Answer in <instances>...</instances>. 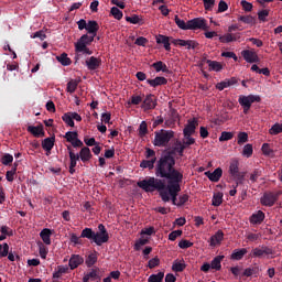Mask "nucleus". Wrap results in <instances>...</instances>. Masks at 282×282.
<instances>
[{
  "instance_id": "1",
  "label": "nucleus",
  "mask_w": 282,
  "mask_h": 282,
  "mask_svg": "<svg viewBox=\"0 0 282 282\" xmlns=\"http://www.w3.org/2000/svg\"><path fill=\"white\" fill-rule=\"evenodd\" d=\"M155 176L147 177L139 181L137 186L144 193H155L158 191L162 202H171L175 206L177 204V195L182 191L184 174L175 169V156L173 152L162 154L156 163Z\"/></svg>"
},
{
  "instance_id": "2",
  "label": "nucleus",
  "mask_w": 282,
  "mask_h": 282,
  "mask_svg": "<svg viewBox=\"0 0 282 282\" xmlns=\"http://www.w3.org/2000/svg\"><path fill=\"white\" fill-rule=\"evenodd\" d=\"M80 237L82 239H89V241H93L96 246H102L109 242V231H107V227L102 224L98 225V231H94V229L89 227L84 228Z\"/></svg>"
},
{
  "instance_id": "3",
  "label": "nucleus",
  "mask_w": 282,
  "mask_h": 282,
  "mask_svg": "<svg viewBox=\"0 0 282 282\" xmlns=\"http://www.w3.org/2000/svg\"><path fill=\"white\" fill-rule=\"evenodd\" d=\"M174 138L175 132L173 130L161 129L154 132V140L152 141V144L159 148L169 147V142Z\"/></svg>"
},
{
  "instance_id": "4",
  "label": "nucleus",
  "mask_w": 282,
  "mask_h": 282,
  "mask_svg": "<svg viewBox=\"0 0 282 282\" xmlns=\"http://www.w3.org/2000/svg\"><path fill=\"white\" fill-rule=\"evenodd\" d=\"M145 159L140 163V169H149V171H153L158 166V158L155 156V150L151 148H145Z\"/></svg>"
},
{
  "instance_id": "5",
  "label": "nucleus",
  "mask_w": 282,
  "mask_h": 282,
  "mask_svg": "<svg viewBox=\"0 0 282 282\" xmlns=\"http://www.w3.org/2000/svg\"><path fill=\"white\" fill-rule=\"evenodd\" d=\"M238 102L241 107H252L253 102H261V96L259 95H248L240 96Z\"/></svg>"
},
{
  "instance_id": "6",
  "label": "nucleus",
  "mask_w": 282,
  "mask_h": 282,
  "mask_svg": "<svg viewBox=\"0 0 282 282\" xmlns=\"http://www.w3.org/2000/svg\"><path fill=\"white\" fill-rule=\"evenodd\" d=\"M67 151L70 160L68 172L70 173V175H74V173H76V165L78 164V161L80 159L78 154L74 152L72 145H67Z\"/></svg>"
},
{
  "instance_id": "7",
  "label": "nucleus",
  "mask_w": 282,
  "mask_h": 282,
  "mask_svg": "<svg viewBox=\"0 0 282 282\" xmlns=\"http://www.w3.org/2000/svg\"><path fill=\"white\" fill-rule=\"evenodd\" d=\"M141 107L145 111H151V109H155V107H158V99L155 98V95L153 94L147 95L142 101Z\"/></svg>"
},
{
  "instance_id": "8",
  "label": "nucleus",
  "mask_w": 282,
  "mask_h": 282,
  "mask_svg": "<svg viewBox=\"0 0 282 282\" xmlns=\"http://www.w3.org/2000/svg\"><path fill=\"white\" fill-rule=\"evenodd\" d=\"M188 30H208L206 19L195 18L188 21Z\"/></svg>"
},
{
  "instance_id": "9",
  "label": "nucleus",
  "mask_w": 282,
  "mask_h": 282,
  "mask_svg": "<svg viewBox=\"0 0 282 282\" xmlns=\"http://www.w3.org/2000/svg\"><path fill=\"white\" fill-rule=\"evenodd\" d=\"M173 45H180V47H186V50H197L199 43L195 40H172Z\"/></svg>"
},
{
  "instance_id": "10",
  "label": "nucleus",
  "mask_w": 282,
  "mask_h": 282,
  "mask_svg": "<svg viewBox=\"0 0 282 282\" xmlns=\"http://www.w3.org/2000/svg\"><path fill=\"white\" fill-rule=\"evenodd\" d=\"M198 126H199V122L197 121V119L195 118L189 119L183 130L184 138H189L191 135H193V133H195V130L197 129Z\"/></svg>"
},
{
  "instance_id": "11",
  "label": "nucleus",
  "mask_w": 282,
  "mask_h": 282,
  "mask_svg": "<svg viewBox=\"0 0 282 282\" xmlns=\"http://www.w3.org/2000/svg\"><path fill=\"white\" fill-rule=\"evenodd\" d=\"M85 65L89 72H96V69H100L102 59L100 57L90 56L86 59Z\"/></svg>"
},
{
  "instance_id": "12",
  "label": "nucleus",
  "mask_w": 282,
  "mask_h": 282,
  "mask_svg": "<svg viewBox=\"0 0 282 282\" xmlns=\"http://www.w3.org/2000/svg\"><path fill=\"white\" fill-rule=\"evenodd\" d=\"M155 41H156L158 45H163V47L166 52H171V41H175V39L169 37L163 34H159L155 36Z\"/></svg>"
},
{
  "instance_id": "13",
  "label": "nucleus",
  "mask_w": 282,
  "mask_h": 282,
  "mask_svg": "<svg viewBox=\"0 0 282 282\" xmlns=\"http://www.w3.org/2000/svg\"><path fill=\"white\" fill-rule=\"evenodd\" d=\"M26 131L34 138H45V130H43L42 123L39 126H28Z\"/></svg>"
},
{
  "instance_id": "14",
  "label": "nucleus",
  "mask_w": 282,
  "mask_h": 282,
  "mask_svg": "<svg viewBox=\"0 0 282 282\" xmlns=\"http://www.w3.org/2000/svg\"><path fill=\"white\" fill-rule=\"evenodd\" d=\"M241 56L247 63H259V55L254 51L245 50L241 52Z\"/></svg>"
},
{
  "instance_id": "15",
  "label": "nucleus",
  "mask_w": 282,
  "mask_h": 282,
  "mask_svg": "<svg viewBox=\"0 0 282 282\" xmlns=\"http://www.w3.org/2000/svg\"><path fill=\"white\" fill-rule=\"evenodd\" d=\"M85 263V259L80 254H72L68 261V267L70 270H76L78 265H83Z\"/></svg>"
},
{
  "instance_id": "16",
  "label": "nucleus",
  "mask_w": 282,
  "mask_h": 282,
  "mask_svg": "<svg viewBox=\"0 0 282 282\" xmlns=\"http://www.w3.org/2000/svg\"><path fill=\"white\" fill-rule=\"evenodd\" d=\"M100 281V269H91L90 272L84 275L83 282Z\"/></svg>"
},
{
  "instance_id": "17",
  "label": "nucleus",
  "mask_w": 282,
  "mask_h": 282,
  "mask_svg": "<svg viewBox=\"0 0 282 282\" xmlns=\"http://www.w3.org/2000/svg\"><path fill=\"white\" fill-rule=\"evenodd\" d=\"M76 154L84 164H87V162H89V160L94 158V155L91 154V150L88 147L82 148L79 153Z\"/></svg>"
},
{
  "instance_id": "18",
  "label": "nucleus",
  "mask_w": 282,
  "mask_h": 282,
  "mask_svg": "<svg viewBox=\"0 0 282 282\" xmlns=\"http://www.w3.org/2000/svg\"><path fill=\"white\" fill-rule=\"evenodd\" d=\"M221 175H224V170H221V167H217L214 172H205V176L208 177L210 182H219Z\"/></svg>"
},
{
  "instance_id": "19",
  "label": "nucleus",
  "mask_w": 282,
  "mask_h": 282,
  "mask_svg": "<svg viewBox=\"0 0 282 282\" xmlns=\"http://www.w3.org/2000/svg\"><path fill=\"white\" fill-rule=\"evenodd\" d=\"M221 241H224V231L220 229V230L216 231V234L210 237L209 246L212 248H215L216 246H220Z\"/></svg>"
},
{
  "instance_id": "20",
  "label": "nucleus",
  "mask_w": 282,
  "mask_h": 282,
  "mask_svg": "<svg viewBox=\"0 0 282 282\" xmlns=\"http://www.w3.org/2000/svg\"><path fill=\"white\" fill-rule=\"evenodd\" d=\"M40 238L42 239L45 246H52V229L44 228L40 232Z\"/></svg>"
},
{
  "instance_id": "21",
  "label": "nucleus",
  "mask_w": 282,
  "mask_h": 282,
  "mask_svg": "<svg viewBox=\"0 0 282 282\" xmlns=\"http://www.w3.org/2000/svg\"><path fill=\"white\" fill-rule=\"evenodd\" d=\"M98 30H100V25L96 20H89L86 25V31L88 34H91V36H96L98 34Z\"/></svg>"
},
{
  "instance_id": "22",
  "label": "nucleus",
  "mask_w": 282,
  "mask_h": 282,
  "mask_svg": "<svg viewBox=\"0 0 282 282\" xmlns=\"http://www.w3.org/2000/svg\"><path fill=\"white\" fill-rule=\"evenodd\" d=\"M169 79L162 76H158L154 79H147V84L150 85V87H161L162 85H167Z\"/></svg>"
},
{
  "instance_id": "23",
  "label": "nucleus",
  "mask_w": 282,
  "mask_h": 282,
  "mask_svg": "<svg viewBox=\"0 0 282 282\" xmlns=\"http://www.w3.org/2000/svg\"><path fill=\"white\" fill-rule=\"evenodd\" d=\"M241 172H239V160L232 159L229 165V175L231 177H239Z\"/></svg>"
},
{
  "instance_id": "24",
  "label": "nucleus",
  "mask_w": 282,
  "mask_h": 282,
  "mask_svg": "<svg viewBox=\"0 0 282 282\" xmlns=\"http://www.w3.org/2000/svg\"><path fill=\"white\" fill-rule=\"evenodd\" d=\"M276 203V196L273 193H265L261 198L262 206H272Z\"/></svg>"
},
{
  "instance_id": "25",
  "label": "nucleus",
  "mask_w": 282,
  "mask_h": 282,
  "mask_svg": "<svg viewBox=\"0 0 282 282\" xmlns=\"http://www.w3.org/2000/svg\"><path fill=\"white\" fill-rule=\"evenodd\" d=\"M263 254H272V249H270L269 247H257L252 250V257H257L258 259H261V257H263Z\"/></svg>"
},
{
  "instance_id": "26",
  "label": "nucleus",
  "mask_w": 282,
  "mask_h": 282,
  "mask_svg": "<svg viewBox=\"0 0 282 282\" xmlns=\"http://www.w3.org/2000/svg\"><path fill=\"white\" fill-rule=\"evenodd\" d=\"M94 39H96L95 35L84 34L80 36V39L77 41V43H75V46L91 45V43H94Z\"/></svg>"
},
{
  "instance_id": "27",
  "label": "nucleus",
  "mask_w": 282,
  "mask_h": 282,
  "mask_svg": "<svg viewBox=\"0 0 282 282\" xmlns=\"http://www.w3.org/2000/svg\"><path fill=\"white\" fill-rule=\"evenodd\" d=\"M246 254H248V249L246 248L235 249L231 253L230 259H232L234 261H241V259H243Z\"/></svg>"
},
{
  "instance_id": "28",
  "label": "nucleus",
  "mask_w": 282,
  "mask_h": 282,
  "mask_svg": "<svg viewBox=\"0 0 282 282\" xmlns=\"http://www.w3.org/2000/svg\"><path fill=\"white\" fill-rule=\"evenodd\" d=\"M263 219H265V214L262 210H258L256 214L251 215L250 224H263Z\"/></svg>"
},
{
  "instance_id": "29",
  "label": "nucleus",
  "mask_w": 282,
  "mask_h": 282,
  "mask_svg": "<svg viewBox=\"0 0 282 282\" xmlns=\"http://www.w3.org/2000/svg\"><path fill=\"white\" fill-rule=\"evenodd\" d=\"M69 272V267L67 265H57V268L55 269V271L53 272V279H61V276H63V274H67Z\"/></svg>"
},
{
  "instance_id": "30",
  "label": "nucleus",
  "mask_w": 282,
  "mask_h": 282,
  "mask_svg": "<svg viewBox=\"0 0 282 282\" xmlns=\"http://www.w3.org/2000/svg\"><path fill=\"white\" fill-rule=\"evenodd\" d=\"M55 141H56V138H54V137L44 139L42 141V149H44V151H47V153H50L52 151V149H54Z\"/></svg>"
},
{
  "instance_id": "31",
  "label": "nucleus",
  "mask_w": 282,
  "mask_h": 282,
  "mask_svg": "<svg viewBox=\"0 0 282 282\" xmlns=\"http://www.w3.org/2000/svg\"><path fill=\"white\" fill-rule=\"evenodd\" d=\"M85 263H86L87 268H93V265H96V263H98V253H97V251H94L90 254H88V257L86 258Z\"/></svg>"
},
{
  "instance_id": "32",
  "label": "nucleus",
  "mask_w": 282,
  "mask_h": 282,
  "mask_svg": "<svg viewBox=\"0 0 282 282\" xmlns=\"http://www.w3.org/2000/svg\"><path fill=\"white\" fill-rule=\"evenodd\" d=\"M206 64L209 67V72H221L224 69V65L217 61H206Z\"/></svg>"
},
{
  "instance_id": "33",
  "label": "nucleus",
  "mask_w": 282,
  "mask_h": 282,
  "mask_svg": "<svg viewBox=\"0 0 282 282\" xmlns=\"http://www.w3.org/2000/svg\"><path fill=\"white\" fill-rule=\"evenodd\" d=\"M153 69H155V72L160 73L163 72L165 74H169V66H166L164 64V62L159 61L152 64Z\"/></svg>"
},
{
  "instance_id": "34",
  "label": "nucleus",
  "mask_w": 282,
  "mask_h": 282,
  "mask_svg": "<svg viewBox=\"0 0 282 282\" xmlns=\"http://www.w3.org/2000/svg\"><path fill=\"white\" fill-rule=\"evenodd\" d=\"M56 59L58 61V63H61V65H63L64 67H67L69 65H72V58H69L67 56V53H62L61 55L56 56Z\"/></svg>"
},
{
  "instance_id": "35",
  "label": "nucleus",
  "mask_w": 282,
  "mask_h": 282,
  "mask_svg": "<svg viewBox=\"0 0 282 282\" xmlns=\"http://www.w3.org/2000/svg\"><path fill=\"white\" fill-rule=\"evenodd\" d=\"M224 256H217L212 260V270H221V261H224Z\"/></svg>"
},
{
  "instance_id": "36",
  "label": "nucleus",
  "mask_w": 282,
  "mask_h": 282,
  "mask_svg": "<svg viewBox=\"0 0 282 282\" xmlns=\"http://www.w3.org/2000/svg\"><path fill=\"white\" fill-rule=\"evenodd\" d=\"M224 204V194L221 192H218L214 194L212 199V206H221Z\"/></svg>"
},
{
  "instance_id": "37",
  "label": "nucleus",
  "mask_w": 282,
  "mask_h": 282,
  "mask_svg": "<svg viewBox=\"0 0 282 282\" xmlns=\"http://www.w3.org/2000/svg\"><path fill=\"white\" fill-rule=\"evenodd\" d=\"M172 270L173 272H184V270H186V263H184V260L180 262L174 261L172 264Z\"/></svg>"
},
{
  "instance_id": "38",
  "label": "nucleus",
  "mask_w": 282,
  "mask_h": 282,
  "mask_svg": "<svg viewBox=\"0 0 282 282\" xmlns=\"http://www.w3.org/2000/svg\"><path fill=\"white\" fill-rule=\"evenodd\" d=\"M62 120L63 122H65L67 127H75L74 117H72V112H65L62 116Z\"/></svg>"
},
{
  "instance_id": "39",
  "label": "nucleus",
  "mask_w": 282,
  "mask_h": 282,
  "mask_svg": "<svg viewBox=\"0 0 282 282\" xmlns=\"http://www.w3.org/2000/svg\"><path fill=\"white\" fill-rule=\"evenodd\" d=\"M164 281V271H160L156 274H151L148 278V282H163Z\"/></svg>"
},
{
  "instance_id": "40",
  "label": "nucleus",
  "mask_w": 282,
  "mask_h": 282,
  "mask_svg": "<svg viewBox=\"0 0 282 282\" xmlns=\"http://www.w3.org/2000/svg\"><path fill=\"white\" fill-rule=\"evenodd\" d=\"M77 88H78V80L72 79L67 83L66 91L68 94H74V91H76Z\"/></svg>"
},
{
  "instance_id": "41",
  "label": "nucleus",
  "mask_w": 282,
  "mask_h": 282,
  "mask_svg": "<svg viewBox=\"0 0 282 282\" xmlns=\"http://www.w3.org/2000/svg\"><path fill=\"white\" fill-rule=\"evenodd\" d=\"M252 153H254V150L252 148V144L248 143L242 149V155L243 158H252Z\"/></svg>"
},
{
  "instance_id": "42",
  "label": "nucleus",
  "mask_w": 282,
  "mask_h": 282,
  "mask_svg": "<svg viewBox=\"0 0 282 282\" xmlns=\"http://www.w3.org/2000/svg\"><path fill=\"white\" fill-rule=\"evenodd\" d=\"M149 133V126L147 124V121H142L139 126V137L144 138Z\"/></svg>"
},
{
  "instance_id": "43",
  "label": "nucleus",
  "mask_w": 282,
  "mask_h": 282,
  "mask_svg": "<svg viewBox=\"0 0 282 282\" xmlns=\"http://www.w3.org/2000/svg\"><path fill=\"white\" fill-rule=\"evenodd\" d=\"M219 41H220V43H232V41H237V37H235L230 33H227L225 35H220Z\"/></svg>"
},
{
  "instance_id": "44",
  "label": "nucleus",
  "mask_w": 282,
  "mask_h": 282,
  "mask_svg": "<svg viewBox=\"0 0 282 282\" xmlns=\"http://www.w3.org/2000/svg\"><path fill=\"white\" fill-rule=\"evenodd\" d=\"M12 162H14V156H12V154H10V153H6L1 158V164H3L4 166H8L9 164H12Z\"/></svg>"
},
{
  "instance_id": "45",
  "label": "nucleus",
  "mask_w": 282,
  "mask_h": 282,
  "mask_svg": "<svg viewBox=\"0 0 282 282\" xmlns=\"http://www.w3.org/2000/svg\"><path fill=\"white\" fill-rule=\"evenodd\" d=\"M65 140L73 143L78 138V132L77 131H68L64 135Z\"/></svg>"
},
{
  "instance_id": "46",
  "label": "nucleus",
  "mask_w": 282,
  "mask_h": 282,
  "mask_svg": "<svg viewBox=\"0 0 282 282\" xmlns=\"http://www.w3.org/2000/svg\"><path fill=\"white\" fill-rule=\"evenodd\" d=\"M126 21L128 23H132V25H138L142 22V18H140L137 14H133L132 17H126Z\"/></svg>"
},
{
  "instance_id": "47",
  "label": "nucleus",
  "mask_w": 282,
  "mask_h": 282,
  "mask_svg": "<svg viewBox=\"0 0 282 282\" xmlns=\"http://www.w3.org/2000/svg\"><path fill=\"white\" fill-rule=\"evenodd\" d=\"M110 13L112 14L113 19H117V21H120L123 17L122 11L118 9V7H112L110 9Z\"/></svg>"
},
{
  "instance_id": "48",
  "label": "nucleus",
  "mask_w": 282,
  "mask_h": 282,
  "mask_svg": "<svg viewBox=\"0 0 282 282\" xmlns=\"http://www.w3.org/2000/svg\"><path fill=\"white\" fill-rule=\"evenodd\" d=\"M8 254H10V245L3 242L2 245H0V257H8Z\"/></svg>"
},
{
  "instance_id": "49",
  "label": "nucleus",
  "mask_w": 282,
  "mask_h": 282,
  "mask_svg": "<svg viewBox=\"0 0 282 282\" xmlns=\"http://www.w3.org/2000/svg\"><path fill=\"white\" fill-rule=\"evenodd\" d=\"M75 52H83V54H87L88 56H91V54H94V51L89 50V47L85 46L84 44H82L80 46H75Z\"/></svg>"
},
{
  "instance_id": "50",
  "label": "nucleus",
  "mask_w": 282,
  "mask_h": 282,
  "mask_svg": "<svg viewBox=\"0 0 282 282\" xmlns=\"http://www.w3.org/2000/svg\"><path fill=\"white\" fill-rule=\"evenodd\" d=\"M177 28H180V30H188V21L187 23H185L184 20L180 19V17L175 15V19H174Z\"/></svg>"
},
{
  "instance_id": "51",
  "label": "nucleus",
  "mask_w": 282,
  "mask_h": 282,
  "mask_svg": "<svg viewBox=\"0 0 282 282\" xmlns=\"http://www.w3.org/2000/svg\"><path fill=\"white\" fill-rule=\"evenodd\" d=\"M271 135H279L282 133V123H274L270 129Z\"/></svg>"
},
{
  "instance_id": "52",
  "label": "nucleus",
  "mask_w": 282,
  "mask_h": 282,
  "mask_svg": "<svg viewBox=\"0 0 282 282\" xmlns=\"http://www.w3.org/2000/svg\"><path fill=\"white\" fill-rule=\"evenodd\" d=\"M238 21L247 23V25H252V23H254V18L252 15H240Z\"/></svg>"
},
{
  "instance_id": "53",
  "label": "nucleus",
  "mask_w": 282,
  "mask_h": 282,
  "mask_svg": "<svg viewBox=\"0 0 282 282\" xmlns=\"http://www.w3.org/2000/svg\"><path fill=\"white\" fill-rule=\"evenodd\" d=\"M186 149L185 144H182V141H177L176 145L174 148V151L178 153V155L182 158L184 155V151Z\"/></svg>"
},
{
  "instance_id": "54",
  "label": "nucleus",
  "mask_w": 282,
  "mask_h": 282,
  "mask_svg": "<svg viewBox=\"0 0 282 282\" xmlns=\"http://www.w3.org/2000/svg\"><path fill=\"white\" fill-rule=\"evenodd\" d=\"M142 98H144V95H132L128 105H140V102H142Z\"/></svg>"
},
{
  "instance_id": "55",
  "label": "nucleus",
  "mask_w": 282,
  "mask_h": 282,
  "mask_svg": "<svg viewBox=\"0 0 282 282\" xmlns=\"http://www.w3.org/2000/svg\"><path fill=\"white\" fill-rule=\"evenodd\" d=\"M252 274H259V267L245 269L242 276H252Z\"/></svg>"
},
{
  "instance_id": "56",
  "label": "nucleus",
  "mask_w": 282,
  "mask_h": 282,
  "mask_svg": "<svg viewBox=\"0 0 282 282\" xmlns=\"http://www.w3.org/2000/svg\"><path fill=\"white\" fill-rule=\"evenodd\" d=\"M0 232H1V235H6L7 237L14 236V231L6 225L0 227Z\"/></svg>"
},
{
  "instance_id": "57",
  "label": "nucleus",
  "mask_w": 282,
  "mask_h": 282,
  "mask_svg": "<svg viewBox=\"0 0 282 282\" xmlns=\"http://www.w3.org/2000/svg\"><path fill=\"white\" fill-rule=\"evenodd\" d=\"M178 248H181V250H187V248H193V242H191V240L182 239L178 242Z\"/></svg>"
},
{
  "instance_id": "58",
  "label": "nucleus",
  "mask_w": 282,
  "mask_h": 282,
  "mask_svg": "<svg viewBox=\"0 0 282 282\" xmlns=\"http://www.w3.org/2000/svg\"><path fill=\"white\" fill-rule=\"evenodd\" d=\"M189 196L188 194H182L178 196V200H176L175 206H184V204H186V202H188Z\"/></svg>"
},
{
  "instance_id": "59",
  "label": "nucleus",
  "mask_w": 282,
  "mask_h": 282,
  "mask_svg": "<svg viewBox=\"0 0 282 282\" xmlns=\"http://www.w3.org/2000/svg\"><path fill=\"white\" fill-rule=\"evenodd\" d=\"M261 150L263 155H269V156L274 155V150L271 149L268 143H263Z\"/></svg>"
},
{
  "instance_id": "60",
  "label": "nucleus",
  "mask_w": 282,
  "mask_h": 282,
  "mask_svg": "<svg viewBox=\"0 0 282 282\" xmlns=\"http://www.w3.org/2000/svg\"><path fill=\"white\" fill-rule=\"evenodd\" d=\"M234 134L232 132H221L220 137H219V142H228V140H232Z\"/></svg>"
},
{
  "instance_id": "61",
  "label": "nucleus",
  "mask_w": 282,
  "mask_h": 282,
  "mask_svg": "<svg viewBox=\"0 0 282 282\" xmlns=\"http://www.w3.org/2000/svg\"><path fill=\"white\" fill-rule=\"evenodd\" d=\"M39 252H40L41 259H47V252H48L47 247H45L43 242H41L39 246Z\"/></svg>"
},
{
  "instance_id": "62",
  "label": "nucleus",
  "mask_w": 282,
  "mask_h": 282,
  "mask_svg": "<svg viewBox=\"0 0 282 282\" xmlns=\"http://www.w3.org/2000/svg\"><path fill=\"white\" fill-rule=\"evenodd\" d=\"M158 265H160V258H158V257L152 258L148 262V268H150V270H153V268H158Z\"/></svg>"
},
{
  "instance_id": "63",
  "label": "nucleus",
  "mask_w": 282,
  "mask_h": 282,
  "mask_svg": "<svg viewBox=\"0 0 282 282\" xmlns=\"http://www.w3.org/2000/svg\"><path fill=\"white\" fill-rule=\"evenodd\" d=\"M246 142H248V134L246 132H239L238 144L241 147V144H246Z\"/></svg>"
},
{
  "instance_id": "64",
  "label": "nucleus",
  "mask_w": 282,
  "mask_h": 282,
  "mask_svg": "<svg viewBox=\"0 0 282 282\" xmlns=\"http://www.w3.org/2000/svg\"><path fill=\"white\" fill-rule=\"evenodd\" d=\"M240 6L242 7V10H245V12H252V3L246 1V0H242L240 2Z\"/></svg>"
}]
</instances>
